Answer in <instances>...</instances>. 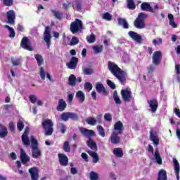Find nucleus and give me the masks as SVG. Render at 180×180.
Segmentation results:
<instances>
[{
    "label": "nucleus",
    "mask_w": 180,
    "mask_h": 180,
    "mask_svg": "<svg viewBox=\"0 0 180 180\" xmlns=\"http://www.w3.org/2000/svg\"><path fill=\"white\" fill-rule=\"evenodd\" d=\"M108 69L111 74H112V75H114V77H115V78L120 81L122 85H124L126 84L127 72L122 70L119 65H117V64L112 61H108Z\"/></svg>",
    "instance_id": "nucleus-1"
},
{
    "label": "nucleus",
    "mask_w": 180,
    "mask_h": 180,
    "mask_svg": "<svg viewBox=\"0 0 180 180\" xmlns=\"http://www.w3.org/2000/svg\"><path fill=\"white\" fill-rule=\"evenodd\" d=\"M79 131L82 136H84V137H87V139H89L86 142L88 147H89L91 150L94 152L98 151V146H96V142H94V141L91 139V137L96 136L95 131L92 129H88L86 128H80Z\"/></svg>",
    "instance_id": "nucleus-2"
},
{
    "label": "nucleus",
    "mask_w": 180,
    "mask_h": 180,
    "mask_svg": "<svg viewBox=\"0 0 180 180\" xmlns=\"http://www.w3.org/2000/svg\"><path fill=\"white\" fill-rule=\"evenodd\" d=\"M148 18V15L145 13H139L138 17L135 19L134 22V27L136 29H144L146 27L145 19Z\"/></svg>",
    "instance_id": "nucleus-3"
},
{
    "label": "nucleus",
    "mask_w": 180,
    "mask_h": 180,
    "mask_svg": "<svg viewBox=\"0 0 180 180\" xmlns=\"http://www.w3.org/2000/svg\"><path fill=\"white\" fill-rule=\"evenodd\" d=\"M54 124L50 119H46L41 122V127L44 130L45 136H51L54 133Z\"/></svg>",
    "instance_id": "nucleus-4"
},
{
    "label": "nucleus",
    "mask_w": 180,
    "mask_h": 180,
    "mask_svg": "<svg viewBox=\"0 0 180 180\" xmlns=\"http://www.w3.org/2000/svg\"><path fill=\"white\" fill-rule=\"evenodd\" d=\"M141 11H144L145 12H150L151 13H157L158 11H160V6L158 4H155L153 8L150 5L149 3L143 2L141 5Z\"/></svg>",
    "instance_id": "nucleus-5"
},
{
    "label": "nucleus",
    "mask_w": 180,
    "mask_h": 180,
    "mask_svg": "<svg viewBox=\"0 0 180 180\" xmlns=\"http://www.w3.org/2000/svg\"><path fill=\"white\" fill-rule=\"evenodd\" d=\"M79 30H82V21L77 18L70 24V31L72 33H77Z\"/></svg>",
    "instance_id": "nucleus-6"
},
{
    "label": "nucleus",
    "mask_w": 180,
    "mask_h": 180,
    "mask_svg": "<svg viewBox=\"0 0 180 180\" xmlns=\"http://www.w3.org/2000/svg\"><path fill=\"white\" fill-rule=\"evenodd\" d=\"M51 28L50 26L45 27V30L44 32V40L46 42L48 49H50V45L51 44Z\"/></svg>",
    "instance_id": "nucleus-7"
},
{
    "label": "nucleus",
    "mask_w": 180,
    "mask_h": 180,
    "mask_svg": "<svg viewBox=\"0 0 180 180\" xmlns=\"http://www.w3.org/2000/svg\"><path fill=\"white\" fill-rule=\"evenodd\" d=\"M20 47L24 49V50H27L28 51H33V47L32 46V42L29 40V38L24 37L20 42Z\"/></svg>",
    "instance_id": "nucleus-8"
},
{
    "label": "nucleus",
    "mask_w": 180,
    "mask_h": 180,
    "mask_svg": "<svg viewBox=\"0 0 180 180\" xmlns=\"http://www.w3.org/2000/svg\"><path fill=\"white\" fill-rule=\"evenodd\" d=\"M162 60V53L160 51H157L153 53L152 61L154 65H160Z\"/></svg>",
    "instance_id": "nucleus-9"
},
{
    "label": "nucleus",
    "mask_w": 180,
    "mask_h": 180,
    "mask_svg": "<svg viewBox=\"0 0 180 180\" xmlns=\"http://www.w3.org/2000/svg\"><path fill=\"white\" fill-rule=\"evenodd\" d=\"M132 95L133 93H131V91L127 89L121 90V96L124 102H130L131 98H133Z\"/></svg>",
    "instance_id": "nucleus-10"
},
{
    "label": "nucleus",
    "mask_w": 180,
    "mask_h": 180,
    "mask_svg": "<svg viewBox=\"0 0 180 180\" xmlns=\"http://www.w3.org/2000/svg\"><path fill=\"white\" fill-rule=\"evenodd\" d=\"M148 103L150 108L151 113H155V112H157V109H158V100H157V98H152L150 100H148Z\"/></svg>",
    "instance_id": "nucleus-11"
},
{
    "label": "nucleus",
    "mask_w": 180,
    "mask_h": 180,
    "mask_svg": "<svg viewBox=\"0 0 180 180\" xmlns=\"http://www.w3.org/2000/svg\"><path fill=\"white\" fill-rule=\"evenodd\" d=\"M96 89L98 94H102L104 96L109 95V91L106 90V88H105V86L102 83H96Z\"/></svg>",
    "instance_id": "nucleus-12"
},
{
    "label": "nucleus",
    "mask_w": 180,
    "mask_h": 180,
    "mask_svg": "<svg viewBox=\"0 0 180 180\" xmlns=\"http://www.w3.org/2000/svg\"><path fill=\"white\" fill-rule=\"evenodd\" d=\"M20 160L24 165L28 163L30 161V157L27 155L26 152L23 148L20 149Z\"/></svg>",
    "instance_id": "nucleus-13"
},
{
    "label": "nucleus",
    "mask_w": 180,
    "mask_h": 180,
    "mask_svg": "<svg viewBox=\"0 0 180 180\" xmlns=\"http://www.w3.org/2000/svg\"><path fill=\"white\" fill-rule=\"evenodd\" d=\"M8 25H15V19H16V14L13 10H10L6 13Z\"/></svg>",
    "instance_id": "nucleus-14"
},
{
    "label": "nucleus",
    "mask_w": 180,
    "mask_h": 180,
    "mask_svg": "<svg viewBox=\"0 0 180 180\" xmlns=\"http://www.w3.org/2000/svg\"><path fill=\"white\" fill-rule=\"evenodd\" d=\"M128 34L131 38V39L134 40V41H136V43H141L143 41V37L141 35L139 34L134 31H129Z\"/></svg>",
    "instance_id": "nucleus-15"
},
{
    "label": "nucleus",
    "mask_w": 180,
    "mask_h": 180,
    "mask_svg": "<svg viewBox=\"0 0 180 180\" xmlns=\"http://www.w3.org/2000/svg\"><path fill=\"white\" fill-rule=\"evenodd\" d=\"M59 163L62 167H67L68 165V157L63 153L58 155Z\"/></svg>",
    "instance_id": "nucleus-16"
},
{
    "label": "nucleus",
    "mask_w": 180,
    "mask_h": 180,
    "mask_svg": "<svg viewBox=\"0 0 180 180\" xmlns=\"http://www.w3.org/2000/svg\"><path fill=\"white\" fill-rule=\"evenodd\" d=\"M69 70H75L77 65H78V58L75 56H72L68 63L66 64Z\"/></svg>",
    "instance_id": "nucleus-17"
},
{
    "label": "nucleus",
    "mask_w": 180,
    "mask_h": 180,
    "mask_svg": "<svg viewBox=\"0 0 180 180\" xmlns=\"http://www.w3.org/2000/svg\"><path fill=\"white\" fill-rule=\"evenodd\" d=\"M28 172L31 175L32 180H39V169L37 167H31Z\"/></svg>",
    "instance_id": "nucleus-18"
},
{
    "label": "nucleus",
    "mask_w": 180,
    "mask_h": 180,
    "mask_svg": "<svg viewBox=\"0 0 180 180\" xmlns=\"http://www.w3.org/2000/svg\"><path fill=\"white\" fill-rule=\"evenodd\" d=\"M119 134H118L116 132L112 133L111 136L109 138V140L112 143V144L116 145L120 143V136H119Z\"/></svg>",
    "instance_id": "nucleus-19"
},
{
    "label": "nucleus",
    "mask_w": 180,
    "mask_h": 180,
    "mask_svg": "<svg viewBox=\"0 0 180 180\" xmlns=\"http://www.w3.org/2000/svg\"><path fill=\"white\" fill-rule=\"evenodd\" d=\"M173 163L174 166V172L176 176V179L179 180V172H180L179 162H178V160H176V158H173Z\"/></svg>",
    "instance_id": "nucleus-20"
},
{
    "label": "nucleus",
    "mask_w": 180,
    "mask_h": 180,
    "mask_svg": "<svg viewBox=\"0 0 180 180\" xmlns=\"http://www.w3.org/2000/svg\"><path fill=\"white\" fill-rule=\"evenodd\" d=\"M65 108H67V103L63 99H60L58 101V105L56 107L57 110L58 112H63V110H65Z\"/></svg>",
    "instance_id": "nucleus-21"
},
{
    "label": "nucleus",
    "mask_w": 180,
    "mask_h": 180,
    "mask_svg": "<svg viewBox=\"0 0 180 180\" xmlns=\"http://www.w3.org/2000/svg\"><path fill=\"white\" fill-rule=\"evenodd\" d=\"M149 139H150V141H153V143L155 146H158V144H160V139H158V136H157V134L153 133V131H150V138Z\"/></svg>",
    "instance_id": "nucleus-22"
},
{
    "label": "nucleus",
    "mask_w": 180,
    "mask_h": 180,
    "mask_svg": "<svg viewBox=\"0 0 180 180\" xmlns=\"http://www.w3.org/2000/svg\"><path fill=\"white\" fill-rule=\"evenodd\" d=\"M114 130H116L118 133V134H122V131H123V123L120 121H117L114 124Z\"/></svg>",
    "instance_id": "nucleus-23"
},
{
    "label": "nucleus",
    "mask_w": 180,
    "mask_h": 180,
    "mask_svg": "<svg viewBox=\"0 0 180 180\" xmlns=\"http://www.w3.org/2000/svg\"><path fill=\"white\" fill-rule=\"evenodd\" d=\"M32 158H35L36 160H37V158L41 157V150H40L39 148H37L35 149L32 148Z\"/></svg>",
    "instance_id": "nucleus-24"
},
{
    "label": "nucleus",
    "mask_w": 180,
    "mask_h": 180,
    "mask_svg": "<svg viewBox=\"0 0 180 180\" xmlns=\"http://www.w3.org/2000/svg\"><path fill=\"white\" fill-rule=\"evenodd\" d=\"M6 136H8V129L2 124H0V138L4 139Z\"/></svg>",
    "instance_id": "nucleus-25"
},
{
    "label": "nucleus",
    "mask_w": 180,
    "mask_h": 180,
    "mask_svg": "<svg viewBox=\"0 0 180 180\" xmlns=\"http://www.w3.org/2000/svg\"><path fill=\"white\" fill-rule=\"evenodd\" d=\"M21 140L25 146H30V140H29V137L27 136V130H25L24 134L22 135Z\"/></svg>",
    "instance_id": "nucleus-26"
},
{
    "label": "nucleus",
    "mask_w": 180,
    "mask_h": 180,
    "mask_svg": "<svg viewBox=\"0 0 180 180\" xmlns=\"http://www.w3.org/2000/svg\"><path fill=\"white\" fill-rule=\"evenodd\" d=\"M87 153L90 157H92L94 164H96V162L99 161V156H98V153H96V151L94 152L92 150H88Z\"/></svg>",
    "instance_id": "nucleus-27"
},
{
    "label": "nucleus",
    "mask_w": 180,
    "mask_h": 180,
    "mask_svg": "<svg viewBox=\"0 0 180 180\" xmlns=\"http://www.w3.org/2000/svg\"><path fill=\"white\" fill-rule=\"evenodd\" d=\"M51 12L53 13L54 18L58 20H61L63 19V16H64V14L60 11L51 10Z\"/></svg>",
    "instance_id": "nucleus-28"
},
{
    "label": "nucleus",
    "mask_w": 180,
    "mask_h": 180,
    "mask_svg": "<svg viewBox=\"0 0 180 180\" xmlns=\"http://www.w3.org/2000/svg\"><path fill=\"white\" fill-rule=\"evenodd\" d=\"M113 154L117 157V158H122L123 157V149L121 148H115L113 150Z\"/></svg>",
    "instance_id": "nucleus-29"
},
{
    "label": "nucleus",
    "mask_w": 180,
    "mask_h": 180,
    "mask_svg": "<svg viewBox=\"0 0 180 180\" xmlns=\"http://www.w3.org/2000/svg\"><path fill=\"white\" fill-rule=\"evenodd\" d=\"M118 25L123 26L124 29H129V23L124 18H117Z\"/></svg>",
    "instance_id": "nucleus-30"
},
{
    "label": "nucleus",
    "mask_w": 180,
    "mask_h": 180,
    "mask_svg": "<svg viewBox=\"0 0 180 180\" xmlns=\"http://www.w3.org/2000/svg\"><path fill=\"white\" fill-rule=\"evenodd\" d=\"M154 155L157 164H159V165H162V158H161V155H160V151L158 150V148L155 149Z\"/></svg>",
    "instance_id": "nucleus-31"
},
{
    "label": "nucleus",
    "mask_w": 180,
    "mask_h": 180,
    "mask_svg": "<svg viewBox=\"0 0 180 180\" xmlns=\"http://www.w3.org/2000/svg\"><path fill=\"white\" fill-rule=\"evenodd\" d=\"M34 58L39 67H41V65H43V64H44V58H43V56H41V55L36 54L34 55Z\"/></svg>",
    "instance_id": "nucleus-32"
},
{
    "label": "nucleus",
    "mask_w": 180,
    "mask_h": 180,
    "mask_svg": "<svg viewBox=\"0 0 180 180\" xmlns=\"http://www.w3.org/2000/svg\"><path fill=\"white\" fill-rule=\"evenodd\" d=\"M168 19H169V25L172 26L174 29H176L178 27V25L175 23V21L174 20V15L172 14H168Z\"/></svg>",
    "instance_id": "nucleus-33"
},
{
    "label": "nucleus",
    "mask_w": 180,
    "mask_h": 180,
    "mask_svg": "<svg viewBox=\"0 0 180 180\" xmlns=\"http://www.w3.org/2000/svg\"><path fill=\"white\" fill-rule=\"evenodd\" d=\"M76 98H77L80 103H82L85 101V94H84L82 91H79L76 94Z\"/></svg>",
    "instance_id": "nucleus-34"
},
{
    "label": "nucleus",
    "mask_w": 180,
    "mask_h": 180,
    "mask_svg": "<svg viewBox=\"0 0 180 180\" xmlns=\"http://www.w3.org/2000/svg\"><path fill=\"white\" fill-rule=\"evenodd\" d=\"M94 54H99V53H102L103 51V45H94L92 46Z\"/></svg>",
    "instance_id": "nucleus-35"
},
{
    "label": "nucleus",
    "mask_w": 180,
    "mask_h": 180,
    "mask_svg": "<svg viewBox=\"0 0 180 180\" xmlns=\"http://www.w3.org/2000/svg\"><path fill=\"white\" fill-rule=\"evenodd\" d=\"M158 180H167V171L160 169L159 171Z\"/></svg>",
    "instance_id": "nucleus-36"
},
{
    "label": "nucleus",
    "mask_w": 180,
    "mask_h": 180,
    "mask_svg": "<svg viewBox=\"0 0 180 180\" xmlns=\"http://www.w3.org/2000/svg\"><path fill=\"white\" fill-rule=\"evenodd\" d=\"M127 8L130 11H134V9H136V4H134V0H127Z\"/></svg>",
    "instance_id": "nucleus-37"
},
{
    "label": "nucleus",
    "mask_w": 180,
    "mask_h": 180,
    "mask_svg": "<svg viewBox=\"0 0 180 180\" xmlns=\"http://www.w3.org/2000/svg\"><path fill=\"white\" fill-rule=\"evenodd\" d=\"M113 99L116 103V105H120L122 104V100H120V98H119V95H117V91H114L112 94Z\"/></svg>",
    "instance_id": "nucleus-38"
},
{
    "label": "nucleus",
    "mask_w": 180,
    "mask_h": 180,
    "mask_svg": "<svg viewBox=\"0 0 180 180\" xmlns=\"http://www.w3.org/2000/svg\"><path fill=\"white\" fill-rule=\"evenodd\" d=\"M68 81L69 85H70V86H75V82H77V77L74 75H70L68 78Z\"/></svg>",
    "instance_id": "nucleus-39"
},
{
    "label": "nucleus",
    "mask_w": 180,
    "mask_h": 180,
    "mask_svg": "<svg viewBox=\"0 0 180 180\" xmlns=\"http://www.w3.org/2000/svg\"><path fill=\"white\" fill-rule=\"evenodd\" d=\"M86 122L87 124H90V126H95L98 123V121L92 117H89L86 119Z\"/></svg>",
    "instance_id": "nucleus-40"
},
{
    "label": "nucleus",
    "mask_w": 180,
    "mask_h": 180,
    "mask_svg": "<svg viewBox=\"0 0 180 180\" xmlns=\"http://www.w3.org/2000/svg\"><path fill=\"white\" fill-rule=\"evenodd\" d=\"M86 39L89 44H91V43H95V41H96V37H95V34H94V33H91L90 35L87 36Z\"/></svg>",
    "instance_id": "nucleus-41"
},
{
    "label": "nucleus",
    "mask_w": 180,
    "mask_h": 180,
    "mask_svg": "<svg viewBox=\"0 0 180 180\" xmlns=\"http://www.w3.org/2000/svg\"><path fill=\"white\" fill-rule=\"evenodd\" d=\"M31 148H33L34 150L39 148V143L34 136H31Z\"/></svg>",
    "instance_id": "nucleus-42"
},
{
    "label": "nucleus",
    "mask_w": 180,
    "mask_h": 180,
    "mask_svg": "<svg viewBox=\"0 0 180 180\" xmlns=\"http://www.w3.org/2000/svg\"><path fill=\"white\" fill-rule=\"evenodd\" d=\"M4 27H6V29H8V30H9V32H10L9 37L13 38V37H15V36H16L15 30H13V28H12V27H10L9 25H4Z\"/></svg>",
    "instance_id": "nucleus-43"
},
{
    "label": "nucleus",
    "mask_w": 180,
    "mask_h": 180,
    "mask_svg": "<svg viewBox=\"0 0 180 180\" xmlns=\"http://www.w3.org/2000/svg\"><path fill=\"white\" fill-rule=\"evenodd\" d=\"M69 119L76 122L77 120H79V116L77 113L69 112Z\"/></svg>",
    "instance_id": "nucleus-44"
},
{
    "label": "nucleus",
    "mask_w": 180,
    "mask_h": 180,
    "mask_svg": "<svg viewBox=\"0 0 180 180\" xmlns=\"http://www.w3.org/2000/svg\"><path fill=\"white\" fill-rule=\"evenodd\" d=\"M63 150L65 153H71V148H70V142L66 141L63 143Z\"/></svg>",
    "instance_id": "nucleus-45"
},
{
    "label": "nucleus",
    "mask_w": 180,
    "mask_h": 180,
    "mask_svg": "<svg viewBox=\"0 0 180 180\" xmlns=\"http://www.w3.org/2000/svg\"><path fill=\"white\" fill-rule=\"evenodd\" d=\"M60 119H62L63 122H68L70 119V112H63L60 115Z\"/></svg>",
    "instance_id": "nucleus-46"
},
{
    "label": "nucleus",
    "mask_w": 180,
    "mask_h": 180,
    "mask_svg": "<svg viewBox=\"0 0 180 180\" xmlns=\"http://www.w3.org/2000/svg\"><path fill=\"white\" fill-rule=\"evenodd\" d=\"M75 4L78 12L82 11V0H75Z\"/></svg>",
    "instance_id": "nucleus-47"
},
{
    "label": "nucleus",
    "mask_w": 180,
    "mask_h": 180,
    "mask_svg": "<svg viewBox=\"0 0 180 180\" xmlns=\"http://www.w3.org/2000/svg\"><path fill=\"white\" fill-rule=\"evenodd\" d=\"M102 18L105 20H108V22H110V20H112V15L110 13H109V12H106L103 14Z\"/></svg>",
    "instance_id": "nucleus-48"
},
{
    "label": "nucleus",
    "mask_w": 180,
    "mask_h": 180,
    "mask_svg": "<svg viewBox=\"0 0 180 180\" xmlns=\"http://www.w3.org/2000/svg\"><path fill=\"white\" fill-rule=\"evenodd\" d=\"M89 176H90L91 180H98V179H99V175L98 174V173H96L94 171L90 172Z\"/></svg>",
    "instance_id": "nucleus-49"
},
{
    "label": "nucleus",
    "mask_w": 180,
    "mask_h": 180,
    "mask_svg": "<svg viewBox=\"0 0 180 180\" xmlns=\"http://www.w3.org/2000/svg\"><path fill=\"white\" fill-rule=\"evenodd\" d=\"M97 130L98 131V134L101 136V137H105V129L101 125L97 126Z\"/></svg>",
    "instance_id": "nucleus-50"
},
{
    "label": "nucleus",
    "mask_w": 180,
    "mask_h": 180,
    "mask_svg": "<svg viewBox=\"0 0 180 180\" xmlns=\"http://www.w3.org/2000/svg\"><path fill=\"white\" fill-rule=\"evenodd\" d=\"M39 75L43 81L46 79V72L44 67H40Z\"/></svg>",
    "instance_id": "nucleus-51"
},
{
    "label": "nucleus",
    "mask_w": 180,
    "mask_h": 180,
    "mask_svg": "<svg viewBox=\"0 0 180 180\" xmlns=\"http://www.w3.org/2000/svg\"><path fill=\"white\" fill-rule=\"evenodd\" d=\"M58 126H59L60 131L62 133V134H64V133L67 131V127L63 123H60Z\"/></svg>",
    "instance_id": "nucleus-52"
},
{
    "label": "nucleus",
    "mask_w": 180,
    "mask_h": 180,
    "mask_svg": "<svg viewBox=\"0 0 180 180\" xmlns=\"http://www.w3.org/2000/svg\"><path fill=\"white\" fill-rule=\"evenodd\" d=\"M24 127H25V124L23 123V122L19 120L17 123V129H18V131H22Z\"/></svg>",
    "instance_id": "nucleus-53"
},
{
    "label": "nucleus",
    "mask_w": 180,
    "mask_h": 180,
    "mask_svg": "<svg viewBox=\"0 0 180 180\" xmlns=\"http://www.w3.org/2000/svg\"><path fill=\"white\" fill-rule=\"evenodd\" d=\"M84 75H92V73L94 72V69L89 68H84Z\"/></svg>",
    "instance_id": "nucleus-54"
},
{
    "label": "nucleus",
    "mask_w": 180,
    "mask_h": 180,
    "mask_svg": "<svg viewBox=\"0 0 180 180\" xmlns=\"http://www.w3.org/2000/svg\"><path fill=\"white\" fill-rule=\"evenodd\" d=\"M79 43V40L78 39V38H77V37H72L70 45L75 46L76 44H78Z\"/></svg>",
    "instance_id": "nucleus-55"
},
{
    "label": "nucleus",
    "mask_w": 180,
    "mask_h": 180,
    "mask_svg": "<svg viewBox=\"0 0 180 180\" xmlns=\"http://www.w3.org/2000/svg\"><path fill=\"white\" fill-rule=\"evenodd\" d=\"M29 99L31 102V103H36V102H37V96H36L35 95L33 94H30L29 96Z\"/></svg>",
    "instance_id": "nucleus-56"
},
{
    "label": "nucleus",
    "mask_w": 180,
    "mask_h": 180,
    "mask_svg": "<svg viewBox=\"0 0 180 180\" xmlns=\"http://www.w3.org/2000/svg\"><path fill=\"white\" fill-rule=\"evenodd\" d=\"M3 1L4 5L5 6H12L13 5V0H1Z\"/></svg>",
    "instance_id": "nucleus-57"
},
{
    "label": "nucleus",
    "mask_w": 180,
    "mask_h": 180,
    "mask_svg": "<svg viewBox=\"0 0 180 180\" xmlns=\"http://www.w3.org/2000/svg\"><path fill=\"white\" fill-rule=\"evenodd\" d=\"M107 84L108 85V86H110V88H111V89H116V84H115L111 80H107Z\"/></svg>",
    "instance_id": "nucleus-58"
},
{
    "label": "nucleus",
    "mask_w": 180,
    "mask_h": 180,
    "mask_svg": "<svg viewBox=\"0 0 180 180\" xmlns=\"http://www.w3.org/2000/svg\"><path fill=\"white\" fill-rule=\"evenodd\" d=\"M84 87L86 89H87V91H91L92 88H94V86H92V84H91L90 82H86L84 84Z\"/></svg>",
    "instance_id": "nucleus-59"
},
{
    "label": "nucleus",
    "mask_w": 180,
    "mask_h": 180,
    "mask_svg": "<svg viewBox=\"0 0 180 180\" xmlns=\"http://www.w3.org/2000/svg\"><path fill=\"white\" fill-rule=\"evenodd\" d=\"M104 119L107 122H111V120H112V115H110V113H105L104 115Z\"/></svg>",
    "instance_id": "nucleus-60"
},
{
    "label": "nucleus",
    "mask_w": 180,
    "mask_h": 180,
    "mask_svg": "<svg viewBox=\"0 0 180 180\" xmlns=\"http://www.w3.org/2000/svg\"><path fill=\"white\" fill-rule=\"evenodd\" d=\"M8 129L11 132L15 131V124H13V122H11L8 124Z\"/></svg>",
    "instance_id": "nucleus-61"
},
{
    "label": "nucleus",
    "mask_w": 180,
    "mask_h": 180,
    "mask_svg": "<svg viewBox=\"0 0 180 180\" xmlns=\"http://www.w3.org/2000/svg\"><path fill=\"white\" fill-rule=\"evenodd\" d=\"M82 158H83V160H84V161H86V162H88V161H89V159L88 158V155L85 153H82L81 155Z\"/></svg>",
    "instance_id": "nucleus-62"
},
{
    "label": "nucleus",
    "mask_w": 180,
    "mask_h": 180,
    "mask_svg": "<svg viewBox=\"0 0 180 180\" xmlns=\"http://www.w3.org/2000/svg\"><path fill=\"white\" fill-rule=\"evenodd\" d=\"M155 70V68L151 65L148 68V72H149V74H151L152 72H154Z\"/></svg>",
    "instance_id": "nucleus-63"
},
{
    "label": "nucleus",
    "mask_w": 180,
    "mask_h": 180,
    "mask_svg": "<svg viewBox=\"0 0 180 180\" xmlns=\"http://www.w3.org/2000/svg\"><path fill=\"white\" fill-rule=\"evenodd\" d=\"M175 71H176V74H177V75H179L180 74V65H175Z\"/></svg>",
    "instance_id": "nucleus-64"
}]
</instances>
